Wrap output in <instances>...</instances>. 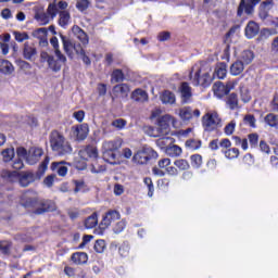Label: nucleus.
<instances>
[{"label":"nucleus","instance_id":"obj_1","mask_svg":"<svg viewBox=\"0 0 278 278\" xmlns=\"http://www.w3.org/2000/svg\"><path fill=\"white\" fill-rule=\"evenodd\" d=\"M50 147L56 155H71L73 153L71 142L64 138V135L56 130L50 134Z\"/></svg>","mask_w":278,"mask_h":278},{"label":"nucleus","instance_id":"obj_2","mask_svg":"<svg viewBox=\"0 0 278 278\" xmlns=\"http://www.w3.org/2000/svg\"><path fill=\"white\" fill-rule=\"evenodd\" d=\"M212 67L210 66H199L192 67L189 78L193 86H210L212 84Z\"/></svg>","mask_w":278,"mask_h":278},{"label":"nucleus","instance_id":"obj_3","mask_svg":"<svg viewBox=\"0 0 278 278\" xmlns=\"http://www.w3.org/2000/svg\"><path fill=\"white\" fill-rule=\"evenodd\" d=\"M1 177L8 181H16V179H18L20 186H22V188H27V186L34 181V174L31 172L18 173L16 170L10 172L4 169L1 172Z\"/></svg>","mask_w":278,"mask_h":278},{"label":"nucleus","instance_id":"obj_4","mask_svg":"<svg viewBox=\"0 0 278 278\" xmlns=\"http://www.w3.org/2000/svg\"><path fill=\"white\" fill-rule=\"evenodd\" d=\"M202 126L204 131H216L223 127V118L216 111H208L202 117Z\"/></svg>","mask_w":278,"mask_h":278},{"label":"nucleus","instance_id":"obj_5","mask_svg":"<svg viewBox=\"0 0 278 278\" xmlns=\"http://www.w3.org/2000/svg\"><path fill=\"white\" fill-rule=\"evenodd\" d=\"M16 153L17 157H23V160H26L27 164L34 166V164H38V162H40V157H42L45 152L41 148H30L28 152L25 148H17Z\"/></svg>","mask_w":278,"mask_h":278},{"label":"nucleus","instance_id":"obj_6","mask_svg":"<svg viewBox=\"0 0 278 278\" xmlns=\"http://www.w3.org/2000/svg\"><path fill=\"white\" fill-rule=\"evenodd\" d=\"M157 157V152L153 150V148H143L136 152V154L132 156V162L135 164H147L149 160H155Z\"/></svg>","mask_w":278,"mask_h":278},{"label":"nucleus","instance_id":"obj_7","mask_svg":"<svg viewBox=\"0 0 278 278\" xmlns=\"http://www.w3.org/2000/svg\"><path fill=\"white\" fill-rule=\"evenodd\" d=\"M177 124V119L172 115H164L159 118L157 129L162 136H168V131H170V125L175 127Z\"/></svg>","mask_w":278,"mask_h":278},{"label":"nucleus","instance_id":"obj_8","mask_svg":"<svg viewBox=\"0 0 278 278\" xmlns=\"http://www.w3.org/2000/svg\"><path fill=\"white\" fill-rule=\"evenodd\" d=\"M20 203L24 207H36V203H38V194L34 191H26L21 195Z\"/></svg>","mask_w":278,"mask_h":278},{"label":"nucleus","instance_id":"obj_9","mask_svg":"<svg viewBox=\"0 0 278 278\" xmlns=\"http://www.w3.org/2000/svg\"><path fill=\"white\" fill-rule=\"evenodd\" d=\"M115 220H121V213L117 211H109L105 216H103L100 228L101 229H108L110 225H112Z\"/></svg>","mask_w":278,"mask_h":278},{"label":"nucleus","instance_id":"obj_10","mask_svg":"<svg viewBox=\"0 0 278 278\" xmlns=\"http://www.w3.org/2000/svg\"><path fill=\"white\" fill-rule=\"evenodd\" d=\"M275 8V0H265L261 2L258 7V16L261 20H266L268 18L270 10Z\"/></svg>","mask_w":278,"mask_h":278},{"label":"nucleus","instance_id":"obj_11","mask_svg":"<svg viewBox=\"0 0 278 278\" xmlns=\"http://www.w3.org/2000/svg\"><path fill=\"white\" fill-rule=\"evenodd\" d=\"M193 116H195V118H199V116H201V111H199L198 109L193 111L190 106H184L179 110V117L181 118V121H190V118H192Z\"/></svg>","mask_w":278,"mask_h":278},{"label":"nucleus","instance_id":"obj_12","mask_svg":"<svg viewBox=\"0 0 278 278\" xmlns=\"http://www.w3.org/2000/svg\"><path fill=\"white\" fill-rule=\"evenodd\" d=\"M72 131L73 136H75V138H77L78 140H86V138H88L90 129L88 128V124H81L74 126L72 128Z\"/></svg>","mask_w":278,"mask_h":278},{"label":"nucleus","instance_id":"obj_13","mask_svg":"<svg viewBox=\"0 0 278 278\" xmlns=\"http://www.w3.org/2000/svg\"><path fill=\"white\" fill-rule=\"evenodd\" d=\"M182 103H190L192 99V87L188 83H181L179 87Z\"/></svg>","mask_w":278,"mask_h":278},{"label":"nucleus","instance_id":"obj_14","mask_svg":"<svg viewBox=\"0 0 278 278\" xmlns=\"http://www.w3.org/2000/svg\"><path fill=\"white\" fill-rule=\"evenodd\" d=\"M81 160H97L99 157V151L94 147H87L78 152Z\"/></svg>","mask_w":278,"mask_h":278},{"label":"nucleus","instance_id":"obj_15","mask_svg":"<svg viewBox=\"0 0 278 278\" xmlns=\"http://www.w3.org/2000/svg\"><path fill=\"white\" fill-rule=\"evenodd\" d=\"M130 99L136 103H147V101H149V93L143 89L138 88L131 92Z\"/></svg>","mask_w":278,"mask_h":278},{"label":"nucleus","instance_id":"obj_16","mask_svg":"<svg viewBox=\"0 0 278 278\" xmlns=\"http://www.w3.org/2000/svg\"><path fill=\"white\" fill-rule=\"evenodd\" d=\"M256 4H253L250 1L247 2V0H241L240 1V4H239V8H238V11H237V14L238 16H242V14L245 12V14H253V10L255 8Z\"/></svg>","mask_w":278,"mask_h":278},{"label":"nucleus","instance_id":"obj_17","mask_svg":"<svg viewBox=\"0 0 278 278\" xmlns=\"http://www.w3.org/2000/svg\"><path fill=\"white\" fill-rule=\"evenodd\" d=\"M129 90L127 84H119L113 88V94H115V97H121L122 99H127V97H129Z\"/></svg>","mask_w":278,"mask_h":278},{"label":"nucleus","instance_id":"obj_18","mask_svg":"<svg viewBox=\"0 0 278 278\" xmlns=\"http://www.w3.org/2000/svg\"><path fill=\"white\" fill-rule=\"evenodd\" d=\"M257 34H260V25L255 22H249L245 27V37L251 40V38H255Z\"/></svg>","mask_w":278,"mask_h":278},{"label":"nucleus","instance_id":"obj_19","mask_svg":"<svg viewBox=\"0 0 278 278\" xmlns=\"http://www.w3.org/2000/svg\"><path fill=\"white\" fill-rule=\"evenodd\" d=\"M247 65L243 64L242 61L237 60L236 62H233L230 65V75H232L233 77H238V75H242V73H244V67Z\"/></svg>","mask_w":278,"mask_h":278},{"label":"nucleus","instance_id":"obj_20","mask_svg":"<svg viewBox=\"0 0 278 278\" xmlns=\"http://www.w3.org/2000/svg\"><path fill=\"white\" fill-rule=\"evenodd\" d=\"M60 38L63 42V49L65 51V53L70 56L73 58V49L75 47V43L73 42V40L68 39L66 36L60 34Z\"/></svg>","mask_w":278,"mask_h":278},{"label":"nucleus","instance_id":"obj_21","mask_svg":"<svg viewBox=\"0 0 278 278\" xmlns=\"http://www.w3.org/2000/svg\"><path fill=\"white\" fill-rule=\"evenodd\" d=\"M51 169L59 175V177H66L68 167L64 165V162H54L51 165Z\"/></svg>","mask_w":278,"mask_h":278},{"label":"nucleus","instance_id":"obj_22","mask_svg":"<svg viewBox=\"0 0 278 278\" xmlns=\"http://www.w3.org/2000/svg\"><path fill=\"white\" fill-rule=\"evenodd\" d=\"M0 73H2V75H12V73H14V65L12 62L0 59Z\"/></svg>","mask_w":278,"mask_h":278},{"label":"nucleus","instance_id":"obj_23","mask_svg":"<svg viewBox=\"0 0 278 278\" xmlns=\"http://www.w3.org/2000/svg\"><path fill=\"white\" fill-rule=\"evenodd\" d=\"M213 92L218 99H223L225 94H228L227 88L225 87V84H223L222 81H216L213 85Z\"/></svg>","mask_w":278,"mask_h":278},{"label":"nucleus","instance_id":"obj_24","mask_svg":"<svg viewBox=\"0 0 278 278\" xmlns=\"http://www.w3.org/2000/svg\"><path fill=\"white\" fill-rule=\"evenodd\" d=\"M45 212H55V202L47 200L41 203V207L36 210V214H45Z\"/></svg>","mask_w":278,"mask_h":278},{"label":"nucleus","instance_id":"obj_25","mask_svg":"<svg viewBox=\"0 0 278 278\" xmlns=\"http://www.w3.org/2000/svg\"><path fill=\"white\" fill-rule=\"evenodd\" d=\"M72 262L77 266L88 263V254L86 252H76L72 255Z\"/></svg>","mask_w":278,"mask_h":278},{"label":"nucleus","instance_id":"obj_26","mask_svg":"<svg viewBox=\"0 0 278 278\" xmlns=\"http://www.w3.org/2000/svg\"><path fill=\"white\" fill-rule=\"evenodd\" d=\"M213 77L217 79H225V77H227V64L225 63L217 64L215 67Z\"/></svg>","mask_w":278,"mask_h":278},{"label":"nucleus","instance_id":"obj_27","mask_svg":"<svg viewBox=\"0 0 278 278\" xmlns=\"http://www.w3.org/2000/svg\"><path fill=\"white\" fill-rule=\"evenodd\" d=\"M161 101L165 105H174V103L177 101V98L175 97V93L166 90L161 94Z\"/></svg>","mask_w":278,"mask_h":278},{"label":"nucleus","instance_id":"obj_28","mask_svg":"<svg viewBox=\"0 0 278 278\" xmlns=\"http://www.w3.org/2000/svg\"><path fill=\"white\" fill-rule=\"evenodd\" d=\"M72 31L73 34H75L76 38L80 40L83 45H88L89 42L88 35L83 29H80L79 26H74L72 28Z\"/></svg>","mask_w":278,"mask_h":278},{"label":"nucleus","instance_id":"obj_29","mask_svg":"<svg viewBox=\"0 0 278 278\" xmlns=\"http://www.w3.org/2000/svg\"><path fill=\"white\" fill-rule=\"evenodd\" d=\"M118 149H121L119 140L105 141L102 144V151H118Z\"/></svg>","mask_w":278,"mask_h":278},{"label":"nucleus","instance_id":"obj_30","mask_svg":"<svg viewBox=\"0 0 278 278\" xmlns=\"http://www.w3.org/2000/svg\"><path fill=\"white\" fill-rule=\"evenodd\" d=\"M255 59V54L253 53V51L251 50H244L241 55H240V60L241 62H243V64L245 66H249V64H251V62H253V60Z\"/></svg>","mask_w":278,"mask_h":278},{"label":"nucleus","instance_id":"obj_31","mask_svg":"<svg viewBox=\"0 0 278 278\" xmlns=\"http://www.w3.org/2000/svg\"><path fill=\"white\" fill-rule=\"evenodd\" d=\"M37 51L34 46H29V43L24 45V50H23V56L25 60L31 61L34 55H36Z\"/></svg>","mask_w":278,"mask_h":278},{"label":"nucleus","instance_id":"obj_32","mask_svg":"<svg viewBox=\"0 0 278 278\" xmlns=\"http://www.w3.org/2000/svg\"><path fill=\"white\" fill-rule=\"evenodd\" d=\"M96 225H99V215H97V213H92L85 220V227H86V229H94Z\"/></svg>","mask_w":278,"mask_h":278},{"label":"nucleus","instance_id":"obj_33","mask_svg":"<svg viewBox=\"0 0 278 278\" xmlns=\"http://www.w3.org/2000/svg\"><path fill=\"white\" fill-rule=\"evenodd\" d=\"M71 23V13L68 11L59 12V25L66 27Z\"/></svg>","mask_w":278,"mask_h":278},{"label":"nucleus","instance_id":"obj_34","mask_svg":"<svg viewBox=\"0 0 278 278\" xmlns=\"http://www.w3.org/2000/svg\"><path fill=\"white\" fill-rule=\"evenodd\" d=\"M14 148H7L1 151L2 162H12L14 160Z\"/></svg>","mask_w":278,"mask_h":278},{"label":"nucleus","instance_id":"obj_35","mask_svg":"<svg viewBox=\"0 0 278 278\" xmlns=\"http://www.w3.org/2000/svg\"><path fill=\"white\" fill-rule=\"evenodd\" d=\"M181 148L179 146H168L165 150L166 155H169V157H179L181 155Z\"/></svg>","mask_w":278,"mask_h":278},{"label":"nucleus","instance_id":"obj_36","mask_svg":"<svg viewBox=\"0 0 278 278\" xmlns=\"http://www.w3.org/2000/svg\"><path fill=\"white\" fill-rule=\"evenodd\" d=\"M265 123L269 127H274L275 129H278V115H275L273 113H269L265 116Z\"/></svg>","mask_w":278,"mask_h":278},{"label":"nucleus","instance_id":"obj_37","mask_svg":"<svg viewBox=\"0 0 278 278\" xmlns=\"http://www.w3.org/2000/svg\"><path fill=\"white\" fill-rule=\"evenodd\" d=\"M173 142V139L170 137H165V136H161L160 139L156 140V144L157 147H160V149H168V144H170Z\"/></svg>","mask_w":278,"mask_h":278},{"label":"nucleus","instance_id":"obj_38","mask_svg":"<svg viewBox=\"0 0 278 278\" xmlns=\"http://www.w3.org/2000/svg\"><path fill=\"white\" fill-rule=\"evenodd\" d=\"M238 123L232 119L230 121L228 124H226V126L224 127V134L226 136H233V132L236 131V127H237Z\"/></svg>","mask_w":278,"mask_h":278},{"label":"nucleus","instance_id":"obj_39","mask_svg":"<svg viewBox=\"0 0 278 278\" xmlns=\"http://www.w3.org/2000/svg\"><path fill=\"white\" fill-rule=\"evenodd\" d=\"M123 79H125V74H123V71L121 70L113 71L111 75L112 84H118L119 81H123Z\"/></svg>","mask_w":278,"mask_h":278},{"label":"nucleus","instance_id":"obj_40","mask_svg":"<svg viewBox=\"0 0 278 278\" xmlns=\"http://www.w3.org/2000/svg\"><path fill=\"white\" fill-rule=\"evenodd\" d=\"M103 160L109 164H116V152L114 151H103Z\"/></svg>","mask_w":278,"mask_h":278},{"label":"nucleus","instance_id":"obj_41","mask_svg":"<svg viewBox=\"0 0 278 278\" xmlns=\"http://www.w3.org/2000/svg\"><path fill=\"white\" fill-rule=\"evenodd\" d=\"M227 105L230 110H238V108H240L238 105V96L236 93H231L228 97Z\"/></svg>","mask_w":278,"mask_h":278},{"label":"nucleus","instance_id":"obj_42","mask_svg":"<svg viewBox=\"0 0 278 278\" xmlns=\"http://www.w3.org/2000/svg\"><path fill=\"white\" fill-rule=\"evenodd\" d=\"M174 166H176L178 170H188L190 168V163L184 159H178L174 162Z\"/></svg>","mask_w":278,"mask_h":278},{"label":"nucleus","instance_id":"obj_43","mask_svg":"<svg viewBox=\"0 0 278 278\" xmlns=\"http://www.w3.org/2000/svg\"><path fill=\"white\" fill-rule=\"evenodd\" d=\"M190 160H191V166L193 168H201V165L203 164V157L200 154L191 155Z\"/></svg>","mask_w":278,"mask_h":278},{"label":"nucleus","instance_id":"obj_44","mask_svg":"<svg viewBox=\"0 0 278 278\" xmlns=\"http://www.w3.org/2000/svg\"><path fill=\"white\" fill-rule=\"evenodd\" d=\"M224 155L225 157H227V160H236V157L240 155V150H238L237 148H231L224 151Z\"/></svg>","mask_w":278,"mask_h":278},{"label":"nucleus","instance_id":"obj_45","mask_svg":"<svg viewBox=\"0 0 278 278\" xmlns=\"http://www.w3.org/2000/svg\"><path fill=\"white\" fill-rule=\"evenodd\" d=\"M125 227H127V220L122 219L113 226V231L114 233H123V231H125Z\"/></svg>","mask_w":278,"mask_h":278},{"label":"nucleus","instance_id":"obj_46","mask_svg":"<svg viewBox=\"0 0 278 278\" xmlns=\"http://www.w3.org/2000/svg\"><path fill=\"white\" fill-rule=\"evenodd\" d=\"M10 249H12L10 241H0V253H2V255H10Z\"/></svg>","mask_w":278,"mask_h":278},{"label":"nucleus","instance_id":"obj_47","mask_svg":"<svg viewBox=\"0 0 278 278\" xmlns=\"http://www.w3.org/2000/svg\"><path fill=\"white\" fill-rule=\"evenodd\" d=\"M146 134L151 138H162L163 136L159 128H153L151 126L146 127Z\"/></svg>","mask_w":278,"mask_h":278},{"label":"nucleus","instance_id":"obj_48","mask_svg":"<svg viewBox=\"0 0 278 278\" xmlns=\"http://www.w3.org/2000/svg\"><path fill=\"white\" fill-rule=\"evenodd\" d=\"M262 21L268 27H275V28L278 27V17L277 16L267 15L266 20H262Z\"/></svg>","mask_w":278,"mask_h":278},{"label":"nucleus","instance_id":"obj_49","mask_svg":"<svg viewBox=\"0 0 278 278\" xmlns=\"http://www.w3.org/2000/svg\"><path fill=\"white\" fill-rule=\"evenodd\" d=\"M91 0H77L76 8L79 12H86L90 8Z\"/></svg>","mask_w":278,"mask_h":278},{"label":"nucleus","instance_id":"obj_50","mask_svg":"<svg viewBox=\"0 0 278 278\" xmlns=\"http://www.w3.org/2000/svg\"><path fill=\"white\" fill-rule=\"evenodd\" d=\"M240 93L241 101H243V103H249V101H251V92H249V89L247 87H241Z\"/></svg>","mask_w":278,"mask_h":278},{"label":"nucleus","instance_id":"obj_51","mask_svg":"<svg viewBox=\"0 0 278 278\" xmlns=\"http://www.w3.org/2000/svg\"><path fill=\"white\" fill-rule=\"evenodd\" d=\"M118 253L122 255V257H127V255H129V243H122L118 248Z\"/></svg>","mask_w":278,"mask_h":278},{"label":"nucleus","instance_id":"obj_52","mask_svg":"<svg viewBox=\"0 0 278 278\" xmlns=\"http://www.w3.org/2000/svg\"><path fill=\"white\" fill-rule=\"evenodd\" d=\"M49 68H51V71H53V73H58L61 68L62 65H60V63H58V61H55V59L52 56L50 62L48 63Z\"/></svg>","mask_w":278,"mask_h":278},{"label":"nucleus","instance_id":"obj_53","mask_svg":"<svg viewBox=\"0 0 278 278\" xmlns=\"http://www.w3.org/2000/svg\"><path fill=\"white\" fill-rule=\"evenodd\" d=\"M47 28H38L33 33L34 38L40 40L41 38H47Z\"/></svg>","mask_w":278,"mask_h":278},{"label":"nucleus","instance_id":"obj_54","mask_svg":"<svg viewBox=\"0 0 278 278\" xmlns=\"http://www.w3.org/2000/svg\"><path fill=\"white\" fill-rule=\"evenodd\" d=\"M93 249L96 251V253H103V251H105V241L104 240H97Z\"/></svg>","mask_w":278,"mask_h":278},{"label":"nucleus","instance_id":"obj_55","mask_svg":"<svg viewBox=\"0 0 278 278\" xmlns=\"http://www.w3.org/2000/svg\"><path fill=\"white\" fill-rule=\"evenodd\" d=\"M48 14L49 16H51V18H55V16L60 14V11L58 10V5L55 3L49 4Z\"/></svg>","mask_w":278,"mask_h":278},{"label":"nucleus","instance_id":"obj_56","mask_svg":"<svg viewBox=\"0 0 278 278\" xmlns=\"http://www.w3.org/2000/svg\"><path fill=\"white\" fill-rule=\"evenodd\" d=\"M125 125H127V122L123 118H118L112 122V127H115V129H125Z\"/></svg>","mask_w":278,"mask_h":278},{"label":"nucleus","instance_id":"obj_57","mask_svg":"<svg viewBox=\"0 0 278 278\" xmlns=\"http://www.w3.org/2000/svg\"><path fill=\"white\" fill-rule=\"evenodd\" d=\"M20 68H21V71H23L25 73V75H30L31 64H29L26 61H21Z\"/></svg>","mask_w":278,"mask_h":278},{"label":"nucleus","instance_id":"obj_58","mask_svg":"<svg viewBox=\"0 0 278 278\" xmlns=\"http://www.w3.org/2000/svg\"><path fill=\"white\" fill-rule=\"evenodd\" d=\"M144 185L148 187V197H153V191H154V187H153V180H151V178H144Z\"/></svg>","mask_w":278,"mask_h":278},{"label":"nucleus","instance_id":"obj_59","mask_svg":"<svg viewBox=\"0 0 278 278\" xmlns=\"http://www.w3.org/2000/svg\"><path fill=\"white\" fill-rule=\"evenodd\" d=\"M49 166V157H46L45 161L39 165L38 173L39 175H45Z\"/></svg>","mask_w":278,"mask_h":278},{"label":"nucleus","instance_id":"obj_60","mask_svg":"<svg viewBox=\"0 0 278 278\" xmlns=\"http://www.w3.org/2000/svg\"><path fill=\"white\" fill-rule=\"evenodd\" d=\"M14 36L17 42H24V40H29V35H27V33H14Z\"/></svg>","mask_w":278,"mask_h":278},{"label":"nucleus","instance_id":"obj_61","mask_svg":"<svg viewBox=\"0 0 278 278\" xmlns=\"http://www.w3.org/2000/svg\"><path fill=\"white\" fill-rule=\"evenodd\" d=\"M270 49L274 55H278V36L273 39Z\"/></svg>","mask_w":278,"mask_h":278},{"label":"nucleus","instance_id":"obj_62","mask_svg":"<svg viewBox=\"0 0 278 278\" xmlns=\"http://www.w3.org/2000/svg\"><path fill=\"white\" fill-rule=\"evenodd\" d=\"M157 38H159L160 42H166V40L170 39V33L162 31L159 34Z\"/></svg>","mask_w":278,"mask_h":278},{"label":"nucleus","instance_id":"obj_63","mask_svg":"<svg viewBox=\"0 0 278 278\" xmlns=\"http://www.w3.org/2000/svg\"><path fill=\"white\" fill-rule=\"evenodd\" d=\"M159 168H168L170 166V159H162L157 163Z\"/></svg>","mask_w":278,"mask_h":278},{"label":"nucleus","instance_id":"obj_64","mask_svg":"<svg viewBox=\"0 0 278 278\" xmlns=\"http://www.w3.org/2000/svg\"><path fill=\"white\" fill-rule=\"evenodd\" d=\"M244 123L249 125L250 127H255V116L253 115H247L244 117Z\"/></svg>","mask_w":278,"mask_h":278}]
</instances>
